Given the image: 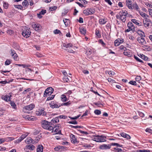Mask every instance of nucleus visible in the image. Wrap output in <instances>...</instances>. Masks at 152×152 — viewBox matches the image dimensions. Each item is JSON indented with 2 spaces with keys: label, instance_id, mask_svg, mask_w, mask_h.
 Wrapping results in <instances>:
<instances>
[{
  "label": "nucleus",
  "instance_id": "a19ab883",
  "mask_svg": "<svg viewBox=\"0 0 152 152\" xmlns=\"http://www.w3.org/2000/svg\"><path fill=\"white\" fill-rule=\"evenodd\" d=\"M111 145L117 146V147H122V145H120L118 143H111Z\"/></svg>",
  "mask_w": 152,
  "mask_h": 152
},
{
  "label": "nucleus",
  "instance_id": "6e6d98bb",
  "mask_svg": "<svg viewBox=\"0 0 152 152\" xmlns=\"http://www.w3.org/2000/svg\"><path fill=\"white\" fill-rule=\"evenodd\" d=\"M129 83L133 85H137L136 82L134 81L131 80L130 81Z\"/></svg>",
  "mask_w": 152,
  "mask_h": 152
},
{
  "label": "nucleus",
  "instance_id": "a878e982",
  "mask_svg": "<svg viewBox=\"0 0 152 152\" xmlns=\"http://www.w3.org/2000/svg\"><path fill=\"white\" fill-rule=\"evenodd\" d=\"M27 136V135H26V134H22L18 139V142H20L24 139L26 138Z\"/></svg>",
  "mask_w": 152,
  "mask_h": 152
},
{
  "label": "nucleus",
  "instance_id": "423d86ee",
  "mask_svg": "<svg viewBox=\"0 0 152 152\" xmlns=\"http://www.w3.org/2000/svg\"><path fill=\"white\" fill-rule=\"evenodd\" d=\"M31 32L29 29L25 28L22 32V35L26 38H28L30 35Z\"/></svg>",
  "mask_w": 152,
  "mask_h": 152
},
{
  "label": "nucleus",
  "instance_id": "cd10ccee",
  "mask_svg": "<svg viewBox=\"0 0 152 152\" xmlns=\"http://www.w3.org/2000/svg\"><path fill=\"white\" fill-rule=\"evenodd\" d=\"M63 47L66 48H68L72 47V43H68L67 44L64 43L63 44Z\"/></svg>",
  "mask_w": 152,
  "mask_h": 152
},
{
  "label": "nucleus",
  "instance_id": "f704fd0d",
  "mask_svg": "<svg viewBox=\"0 0 152 152\" xmlns=\"http://www.w3.org/2000/svg\"><path fill=\"white\" fill-rule=\"evenodd\" d=\"M113 151L115 152H122V150L121 149L117 148H114Z\"/></svg>",
  "mask_w": 152,
  "mask_h": 152
},
{
  "label": "nucleus",
  "instance_id": "79ce46f5",
  "mask_svg": "<svg viewBox=\"0 0 152 152\" xmlns=\"http://www.w3.org/2000/svg\"><path fill=\"white\" fill-rule=\"evenodd\" d=\"M11 62V60L7 59L5 62V64L6 65H9Z\"/></svg>",
  "mask_w": 152,
  "mask_h": 152
},
{
  "label": "nucleus",
  "instance_id": "774afa93",
  "mask_svg": "<svg viewBox=\"0 0 152 152\" xmlns=\"http://www.w3.org/2000/svg\"><path fill=\"white\" fill-rule=\"evenodd\" d=\"M149 14L152 17V9H148Z\"/></svg>",
  "mask_w": 152,
  "mask_h": 152
},
{
  "label": "nucleus",
  "instance_id": "3c124183",
  "mask_svg": "<svg viewBox=\"0 0 152 152\" xmlns=\"http://www.w3.org/2000/svg\"><path fill=\"white\" fill-rule=\"evenodd\" d=\"M94 112L95 114L97 115H99L101 113V111L99 110H95Z\"/></svg>",
  "mask_w": 152,
  "mask_h": 152
},
{
  "label": "nucleus",
  "instance_id": "4d7b16f0",
  "mask_svg": "<svg viewBox=\"0 0 152 152\" xmlns=\"http://www.w3.org/2000/svg\"><path fill=\"white\" fill-rule=\"evenodd\" d=\"M21 66H23V68H25L26 69V68L30 67L31 66L29 64L26 65V64H22Z\"/></svg>",
  "mask_w": 152,
  "mask_h": 152
},
{
  "label": "nucleus",
  "instance_id": "f257e3e1",
  "mask_svg": "<svg viewBox=\"0 0 152 152\" xmlns=\"http://www.w3.org/2000/svg\"><path fill=\"white\" fill-rule=\"evenodd\" d=\"M41 123L42 127L44 129L50 131L52 130L53 129V126H52V124L50 122L44 120L42 121Z\"/></svg>",
  "mask_w": 152,
  "mask_h": 152
},
{
  "label": "nucleus",
  "instance_id": "c756f323",
  "mask_svg": "<svg viewBox=\"0 0 152 152\" xmlns=\"http://www.w3.org/2000/svg\"><path fill=\"white\" fill-rule=\"evenodd\" d=\"M22 5L24 8L28 7V3L27 0H24L22 2Z\"/></svg>",
  "mask_w": 152,
  "mask_h": 152
},
{
  "label": "nucleus",
  "instance_id": "393cba45",
  "mask_svg": "<svg viewBox=\"0 0 152 152\" xmlns=\"http://www.w3.org/2000/svg\"><path fill=\"white\" fill-rule=\"evenodd\" d=\"M139 13L140 15L143 18H145V19L149 17L147 15L144 13H143L141 11H140Z\"/></svg>",
  "mask_w": 152,
  "mask_h": 152
},
{
  "label": "nucleus",
  "instance_id": "c85d7f7f",
  "mask_svg": "<svg viewBox=\"0 0 152 152\" xmlns=\"http://www.w3.org/2000/svg\"><path fill=\"white\" fill-rule=\"evenodd\" d=\"M25 142L28 144H30L32 142V139L30 137L27 138L25 140Z\"/></svg>",
  "mask_w": 152,
  "mask_h": 152
},
{
  "label": "nucleus",
  "instance_id": "7ed1b4c3",
  "mask_svg": "<svg viewBox=\"0 0 152 152\" xmlns=\"http://www.w3.org/2000/svg\"><path fill=\"white\" fill-rule=\"evenodd\" d=\"M127 14V12H125L123 10L121 11L118 15H117V18H119L124 22L126 20V16Z\"/></svg>",
  "mask_w": 152,
  "mask_h": 152
},
{
  "label": "nucleus",
  "instance_id": "8fccbe9b",
  "mask_svg": "<svg viewBox=\"0 0 152 152\" xmlns=\"http://www.w3.org/2000/svg\"><path fill=\"white\" fill-rule=\"evenodd\" d=\"M141 79V77L140 76H137L135 78V80L136 81L138 82L139 83V81Z\"/></svg>",
  "mask_w": 152,
  "mask_h": 152
},
{
  "label": "nucleus",
  "instance_id": "e2e57ef3",
  "mask_svg": "<svg viewBox=\"0 0 152 152\" xmlns=\"http://www.w3.org/2000/svg\"><path fill=\"white\" fill-rule=\"evenodd\" d=\"M69 123L74 124H77V122L76 121H70L69 122Z\"/></svg>",
  "mask_w": 152,
  "mask_h": 152
},
{
  "label": "nucleus",
  "instance_id": "6ab92c4d",
  "mask_svg": "<svg viewBox=\"0 0 152 152\" xmlns=\"http://www.w3.org/2000/svg\"><path fill=\"white\" fill-rule=\"evenodd\" d=\"M43 148L42 145H39L37 149V152H42Z\"/></svg>",
  "mask_w": 152,
  "mask_h": 152
},
{
  "label": "nucleus",
  "instance_id": "c03bdc74",
  "mask_svg": "<svg viewBox=\"0 0 152 152\" xmlns=\"http://www.w3.org/2000/svg\"><path fill=\"white\" fill-rule=\"evenodd\" d=\"M61 146H59L55 148L54 149L56 151H61V150H60V149L61 148Z\"/></svg>",
  "mask_w": 152,
  "mask_h": 152
},
{
  "label": "nucleus",
  "instance_id": "f8f14e48",
  "mask_svg": "<svg viewBox=\"0 0 152 152\" xmlns=\"http://www.w3.org/2000/svg\"><path fill=\"white\" fill-rule=\"evenodd\" d=\"M32 28L36 31H39L41 28V26L39 23H36L32 25Z\"/></svg>",
  "mask_w": 152,
  "mask_h": 152
},
{
  "label": "nucleus",
  "instance_id": "37998d69",
  "mask_svg": "<svg viewBox=\"0 0 152 152\" xmlns=\"http://www.w3.org/2000/svg\"><path fill=\"white\" fill-rule=\"evenodd\" d=\"M8 4L6 2H4L3 3V7L5 9H7L8 8Z\"/></svg>",
  "mask_w": 152,
  "mask_h": 152
},
{
  "label": "nucleus",
  "instance_id": "39448f33",
  "mask_svg": "<svg viewBox=\"0 0 152 152\" xmlns=\"http://www.w3.org/2000/svg\"><path fill=\"white\" fill-rule=\"evenodd\" d=\"M53 91V89L51 87L47 88L45 91L44 96L47 97L50 96Z\"/></svg>",
  "mask_w": 152,
  "mask_h": 152
},
{
  "label": "nucleus",
  "instance_id": "5701e85b",
  "mask_svg": "<svg viewBox=\"0 0 152 152\" xmlns=\"http://www.w3.org/2000/svg\"><path fill=\"white\" fill-rule=\"evenodd\" d=\"M120 134L121 136L124 137L126 138L127 139H129L130 138V137L129 135L124 133H121Z\"/></svg>",
  "mask_w": 152,
  "mask_h": 152
},
{
  "label": "nucleus",
  "instance_id": "0eeeda50",
  "mask_svg": "<svg viewBox=\"0 0 152 152\" xmlns=\"http://www.w3.org/2000/svg\"><path fill=\"white\" fill-rule=\"evenodd\" d=\"M143 23L144 26L147 28L151 24V20L148 18H145L143 21Z\"/></svg>",
  "mask_w": 152,
  "mask_h": 152
},
{
  "label": "nucleus",
  "instance_id": "0e129e2a",
  "mask_svg": "<svg viewBox=\"0 0 152 152\" xmlns=\"http://www.w3.org/2000/svg\"><path fill=\"white\" fill-rule=\"evenodd\" d=\"M145 131L149 133H152V130L149 128H147L145 130Z\"/></svg>",
  "mask_w": 152,
  "mask_h": 152
},
{
  "label": "nucleus",
  "instance_id": "603ef678",
  "mask_svg": "<svg viewBox=\"0 0 152 152\" xmlns=\"http://www.w3.org/2000/svg\"><path fill=\"white\" fill-rule=\"evenodd\" d=\"M63 80L66 82H68L69 81V80L68 77L66 76H64L63 77Z\"/></svg>",
  "mask_w": 152,
  "mask_h": 152
},
{
  "label": "nucleus",
  "instance_id": "bf43d9fd",
  "mask_svg": "<svg viewBox=\"0 0 152 152\" xmlns=\"http://www.w3.org/2000/svg\"><path fill=\"white\" fill-rule=\"evenodd\" d=\"M54 33L55 34H58L59 33H61V32L59 30L56 29L54 31Z\"/></svg>",
  "mask_w": 152,
  "mask_h": 152
},
{
  "label": "nucleus",
  "instance_id": "5fc2aeb1",
  "mask_svg": "<svg viewBox=\"0 0 152 152\" xmlns=\"http://www.w3.org/2000/svg\"><path fill=\"white\" fill-rule=\"evenodd\" d=\"M11 106L15 109L16 108V105L14 102H10Z\"/></svg>",
  "mask_w": 152,
  "mask_h": 152
},
{
  "label": "nucleus",
  "instance_id": "2eb2a0df",
  "mask_svg": "<svg viewBox=\"0 0 152 152\" xmlns=\"http://www.w3.org/2000/svg\"><path fill=\"white\" fill-rule=\"evenodd\" d=\"M124 42V40L123 39H118L115 40L114 42L115 45V46H118L121 44L123 42Z\"/></svg>",
  "mask_w": 152,
  "mask_h": 152
},
{
  "label": "nucleus",
  "instance_id": "bb28decb",
  "mask_svg": "<svg viewBox=\"0 0 152 152\" xmlns=\"http://www.w3.org/2000/svg\"><path fill=\"white\" fill-rule=\"evenodd\" d=\"M58 117H57L52 119L51 121V123L52 124L53 123H56L59 121Z\"/></svg>",
  "mask_w": 152,
  "mask_h": 152
},
{
  "label": "nucleus",
  "instance_id": "4be33fe9",
  "mask_svg": "<svg viewBox=\"0 0 152 152\" xmlns=\"http://www.w3.org/2000/svg\"><path fill=\"white\" fill-rule=\"evenodd\" d=\"M35 148V147L33 145H27L26 147V149L27 151L28 149H29L30 151L33 150Z\"/></svg>",
  "mask_w": 152,
  "mask_h": 152
},
{
  "label": "nucleus",
  "instance_id": "f3484780",
  "mask_svg": "<svg viewBox=\"0 0 152 152\" xmlns=\"http://www.w3.org/2000/svg\"><path fill=\"white\" fill-rule=\"evenodd\" d=\"M70 136L71 138V141L72 142L75 143L77 142V139L74 135L71 134Z\"/></svg>",
  "mask_w": 152,
  "mask_h": 152
},
{
  "label": "nucleus",
  "instance_id": "ea45409f",
  "mask_svg": "<svg viewBox=\"0 0 152 152\" xmlns=\"http://www.w3.org/2000/svg\"><path fill=\"white\" fill-rule=\"evenodd\" d=\"M105 72L106 73H107L109 75H111V76L114 75L115 74V72L112 71H107Z\"/></svg>",
  "mask_w": 152,
  "mask_h": 152
},
{
  "label": "nucleus",
  "instance_id": "9d476101",
  "mask_svg": "<svg viewBox=\"0 0 152 152\" xmlns=\"http://www.w3.org/2000/svg\"><path fill=\"white\" fill-rule=\"evenodd\" d=\"M53 129H52V132L54 134H60L61 133V130L59 128V126H56L53 127Z\"/></svg>",
  "mask_w": 152,
  "mask_h": 152
},
{
  "label": "nucleus",
  "instance_id": "13d9d810",
  "mask_svg": "<svg viewBox=\"0 0 152 152\" xmlns=\"http://www.w3.org/2000/svg\"><path fill=\"white\" fill-rule=\"evenodd\" d=\"M107 80L109 82L113 83H115V81L114 80L111 79V78H108Z\"/></svg>",
  "mask_w": 152,
  "mask_h": 152
},
{
  "label": "nucleus",
  "instance_id": "4468645a",
  "mask_svg": "<svg viewBox=\"0 0 152 152\" xmlns=\"http://www.w3.org/2000/svg\"><path fill=\"white\" fill-rule=\"evenodd\" d=\"M144 37L140 36L138 37L137 40L139 43L144 45L146 43L145 41L144 38Z\"/></svg>",
  "mask_w": 152,
  "mask_h": 152
},
{
  "label": "nucleus",
  "instance_id": "dca6fc26",
  "mask_svg": "<svg viewBox=\"0 0 152 152\" xmlns=\"http://www.w3.org/2000/svg\"><path fill=\"white\" fill-rule=\"evenodd\" d=\"M111 145V144L110 145L103 144L101 145L100 146L99 148L103 150L109 149L110 148Z\"/></svg>",
  "mask_w": 152,
  "mask_h": 152
},
{
  "label": "nucleus",
  "instance_id": "338daca9",
  "mask_svg": "<svg viewBox=\"0 0 152 152\" xmlns=\"http://www.w3.org/2000/svg\"><path fill=\"white\" fill-rule=\"evenodd\" d=\"M46 10H42L40 12V14L42 15H44L45 13H46Z\"/></svg>",
  "mask_w": 152,
  "mask_h": 152
},
{
  "label": "nucleus",
  "instance_id": "4c0bfd02",
  "mask_svg": "<svg viewBox=\"0 0 152 152\" xmlns=\"http://www.w3.org/2000/svg\"><path fill=\"white\" fill-rule=\"evenodd\" d=\"M12 56L15 60L17 61L18 60V56L16 53L12 54Z\"/></svg>",
  "mask_w": 152,
  "mask_h": 152
},
{
  "label": "nucleus",
  "instance_id": "49530a36",
  "mask_svg": "<svg viewBox=\"0 0 152 152\" xmlns=\"http://www.w3.org/2000/svg\"><path fill=\"white\" fill-rule=\"evenodd\" d=\"M31 89L30 88H28L27 89L25 90L23 92V94H26L28 92L30 91H31Z\"/></svg>",
  "mask_w": 152,
  "mask_h": 152
},
{
  "label": "nucleus",
  "instance_id": "69168bd1",
  "mask_svg": "<svg viewBox=\"0 0 152 152\" xmlns=\"http://www.w3.org/2000/svg\"><path fill=\"white\" fill-rule=\"evenodd\" d=\"M134 58L137 60V61L140 62H142V60H140V59H139L138 57L136 56H134Z\"/></svg>",
  "mask_w": 152,
  "mask_h": 152
},
{
  "label": "nucleus",
  "instance_id": "72a5a7b5",
  "mask_svg": "<svg viewBox=\"0 0 152 152\" xmlns=\"http://www.w3.org/2000/svg\"><path fill=\"white\" fill-rule=\"evenodd\" d=\"M124 55L127 56L129 57H131L133 55L130 52H124Z\"/></svg>",
  "mask_w": 152,
  "mask_h": 152
},
{
  "label": "nucleus",
  "instance_id": "20e7f679",
  "mask_svg": "<svg viewBox=\"0 0 152 152\" xmlns=\"http://www.w3.org/2000/svg\"><path fill=\"white\" fill-rule=\"evenodd\" d=\"M106 137L105 136L97 135L94 138V140L98 142H102L106 141Z\"/></svg>",
  "mask_w": 152,
  "mask_h": 152
},
{
  "label": "nucleus",
  "instance_id": "680f3d73",
  "mask_svg": "<svg viewBox=\"0 0 152 152\" xmlns=\"http://www.w3.org/2000/svg\"><path fill=\"white\" fill-rule=\"evenodd\" d=\"M36 55L37 57L39 58L42 57L43 56L42 55L39 53H37Z\"/></svg>",
  "mask_w": 152,
  "mask_h": 152
},
{
  "label": "nucleus",
  "instance_id": "b1692460",
  "mask_svg": "<svg viewBox=\"0 0 152 152\" xmlns=\"http://www.w3.org/2000/svg\"><path fill=\"white\" fill-rule=\"evenodd\" d=\"M99 22L100 24H104L107 22L106 19L105 18L100 19L99 20Z\"/></svg>",
  "mask_w": 152,
  "mask_h": 152
},
{
  "label": "nucleus",
  "instance_id": "de8ad7c7",
  "mask_svg": "<svg viewBox=\"0 0 152 152\" xmlns=\"http://www.w3.org/2000/svg\"><path fill=\"white\" fill-rule=\"evenodd\" d=\"M54 96H55L54 95H52L51 96H49L47 98V100L49 101V100H50L53 99L54 97Z\"/></svg>",
  "mask_w": 152,
  "mask_h": 152
},
{
  "label": "nucleus",
  "instance_id": "473e14b6",
  "mask_svg": "<svg viewBox=\"0 0 152 152\" xmlns=\"http://www.w3.org/2000/svg\"><path fill=\"white\" fill-rule=\"evenodd\" d=\"M14 7L15 8L18 9L23 10V7L21 5H14Z\"/></svg>",
  "mask_w": 152,
  "mask_h": 152
},
{
  "label": "nucleus",
  "instance_id": "7c9ffc66",
  "mask_svg": "<svg viewBox=\"0 0 152 152\" xmlns=\"http://www.w3.org/2000/svg\"><path fill=\"white\" fill-rule=\"evenodd\" d=\"M137 33L140 36L145 37V34L144 33L140 30H138L137 31Z\"/></svg>",
  "mask_w": 152,
  "mask_h": 152
},
{
  "label": "nucleus",
  "instance_id": "a211bd4d",
  "mask_svg": "<svg viewBox=\"0 0 152 152\" xmlns=\"http://www.w3.org/2000/svg\"><path fill=\"white\" fill-rule=\"evenodd\" d=\"M128 27L131 30H133L134 29V24L132 22H129L127 24Z\"/></svg>",
  "mask_w": 152,
  "mask_h": 152
},
{
  "label": "nucleus",
  "instance_id": "052dcab7",
  "mask_svg": "<svg viewBox=\"0 0 152 152\" xmlns=\"http://www.w3.org/2000/svg\"><path fill=\"white\" fill-rule=\"evenodd\" d=\"M138 113L140 117H143L145 115L143 113L140 111L138 112Z\"/></svg>",
  "mask_w": 152,
  "mask_h": 152
},
{
  "label": "nucleus",
  "instance_id": "412c9836",
  "mask_svg": "<svg viewBox=\"0 0 152 152\" xmlns=\"http://www.w3.org/2000/svg\"><path fill=\"white\" fill-rule=\"evenodd\" d=\"M1 99L5 101L8 102L10 100V96L8 95L2 96Z\"/></svg>",
  "mask_w": 152,
  "mask_h": 152
},
{
  "label": "nucleus",
  "instance_id": "09e8293b",
  "mask_svg": "<svg viewBox=\"0 0 152 152\" xmlns=\"http://www.w3.org/2000/svg\"><path fill=\"white\" fill-rule=\"evenodd\" d=\"M135 8L137 11L139 9V8L136 4H133V9Z\"/></svg>",
  "mask_w": 152,
  "mask_h": 152
},
{
  "label": "nucleus",
  "instance_id": "ddd939ff",
  "mask_svg": "<svg viewBox=\"0 0 152 152\" xmlns=\"http://www.w3.org/2000/svg\"><path fill=\"white\" fill-rule=\"evenodd\" d=\"M50 106L52 108H58L61 106V105L59 104L56 103L52 101L49 104Z\"/></svg>",
  "mask_w": 152,
  "mask_h": 152
},
{
  "label": "nucleus",
  "instance_id": "aec40b11",
  "mask_svg": "<svg viewBox=\"0 0 152 152\" xmlns=\"http://www.w3.org/2000/svg\"><path fill=\"white\" fill-rule=\"evenodd\" d=\"M80 31V32L84 35L86 33V29L83 27H80L79 28Z\"/></svg>",
  "mask_w": 152,
  "mask_h": 152
},
{
  "label": "nucleus",
  "instance_id": "58836bf2",
  "mask_svg": "<svg viewBox=\"0 0 152 152\" xmlns=\"http://www.w3.org/2000/svg\"><path fill=\"white\" fill-rule=\"evenodd\" d=\"M95 34L98 37H101L100 32L99 30L97 29L96 30Z\"/></svg>",
  "mask_w": 152,
  "mask_h": 152
},
{
  "label": "nucleus",
  "instance_id": "2f4dec72",
  "mask_svg": "<svg viewBox=\"0 0 152 152\" xmlns=\"http://www.w3.org/2000/svg\"><path fill=\"white\" fill-rule=\"evenodd\" d=\"M63 21L64 23V24L66 26H67L68 25V24L69 23V20L68 19L65 18V19H64L63 20Z\"/></svg>",
  "mask_w": 152,
  "mask_h": 152
},
{
  "label": "nucleus",
  "instance_id": "9b49d317",
  "mask_svg": "<svg viewBox=\"0 0 152 152\" xmlns=\"http://www.w3.org/2000/svg\"><path fill=\"white\" fill-rule=\"evenodd\" d=\"M36 115H46V113L44 110L43 109H38L36 112Z\"/></svg>",
  "mask_w": 152,
  "mask_h": 152
},
{
  "label": "nucleus",
  "instance_id": "e433bc0d",
  "mask_svg": "<svg viewBox=\"0 0 152 152\" xmlns=\"http://www.w3.org/2000/svg\"><path fill=\"white\" fill-rule=\"evenodd\" d=\"M61 100L63 102H65L66 101L67 98L66 96L62 95L61 97Z\"/></svg>",
  "mask_w": 152,
  "mask_h": 152
},
{
  "label": "nucleus",
  "instance_id": "a18cd8bd",
  "mask_svg": "<svg viewBox=\"0 0 152 152\" xmlns=\"http://www.w3.org/2000/svg\"><path fill=\"white\" fill-rule=\"evenodd\" d=\"M25 118L26 119H27L29 121L33 120V118L32 116H31V117H29L28 116H26V117Z\"/></svg>",
  "mask_w": 152,
  "mask_h": 152
},
{
  "label": "nucleus",
  "instance_id": "f03ea898",
  "mask_svg": "<svg viewBox=\"0 0 152 152\" xmlns=\"http://www.w3.org/2000/svg\"><path fill=\"white\" fill-rule=\"evenodd\" d=\"M35 105L34 104H31L25 106L23 108V111L25 113H31L32 112V110L33 109Z\"/></svg>",
  "mask_w": 152,
  "mask_h": 152
},
{
  "label": "nucleus",
  "instance_id": "864d4df0",
  "mask_svg": "<svg viewBox=\"0 0 152 152\" xmlns=\"http://www.w3.org/2000/svg\"><path fill=\"white\" fill-rule=\"evenodd\" d=\"M119 49L121 50H124L125 51V50L126 49V48L123 45H121L119 47Z\"/></svg>",
  "mask_w": 152,
  "mask_h": 152
},
{
  "label": "nucleus",
  "instance_id": "1a4fd4ad",
  "mask_svg": "<svg viewBox=\"0 0 152 152\" xmlns=\"http://www.w3.org/2000/svg\"><path fill=\"white\" fill-rule=\"evenodd\" d=\"M132 0H126V5L129 9H133V4H132Z\"/></svg>",
  "mask_w": 152,
  "mask_h": 152
},
{
  "label": "nucleus",
  "instance_id": "c9c22d12",
  "mask_svg": "<svg viewBox=\"0 0 152 152\" xmlns=\"http://www.w3.org/2000/svg\"><path fill=\"white\" fill-rule=\"evenodd\" d=\"M131 20H132V22L135 24H136L140 26H141V25H140V23H139L138 21V20H137L135 19H132Z\"/></svg>",
  "mask_w": 152,
  "mask_h": 152
},
{
  "label": "nucleus",
  "instance_id": "6e6552de",
  "mask_svg": "<svg viewBox=\"0 0 152 152\" xmlns=\"http://www.w3.org/2000/svg\"><path fill=\"white\" fill-rule=\"evenodd\" d=\"M94 13V11L91 9H87L84 10L83 13L86 15H91Z\"/></svg>",
  "mask_w": 152,
  "mask_h": 152
}]
</instances>
